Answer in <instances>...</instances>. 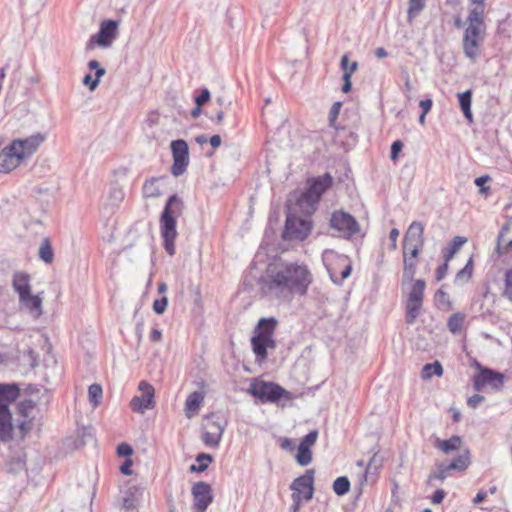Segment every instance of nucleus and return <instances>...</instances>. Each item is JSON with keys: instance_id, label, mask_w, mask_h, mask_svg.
Instances as JSON below:
<instances>
[{"instance_id": "obj_51", "label": "nucleus", "mask_w": 512, "mask_h": 512, "mask_svg": "<svg viewBox=\"0 0 512 512\" xmlns=\"http://www.w3.org/2000/svg\"><path fill=\"white\" fill-rule=\"evenodd\" d=\"M403 148V143L400 140H396L391 145V160L396 161L398 158V154L401 152Z\"/></svg>"}, {"instance_id": "obj_20", "label": "nucleus", "mask_w": 512, "mask_h": 512, "mask_svg": "<svg viewBox=\"0 0 512 512\" xmlns=\"http://www.w3.org/2000/svg\"><path fill=\"white\" fill-rule=\"evenodd\" d=\"M223 432L224 427L220 423L212 422L208 426V430L203 434L202 440L205 445L216 448L219 446Z\"/></svg>"}, {"instance_id": "obj_48", "label": "nucleus", "mask_w": 512, "mask_h": 512, "mask_svg": "<svg viewBox=\"0 0 512 512\" xmlns=\"http://www.w3.org/2000/svg\"><path fill=\"white\" fill-rule=\"evenodd\" d=\"M318 438V432L316 430H313L309 432L300 442V445L306 446L311 448L317 441Z\"/></svg>"}, {"instance_id": "obj_30", "label": "nucleus", "mask_w": 512, "mask_h": 512, "mask_svg": "<svg viewBox=\"0 0 512 512\" xmlns=\"http://www.w3.org/2000/svg\"><path fill=\"white\" fill-rule=\"evenodd\" d=\"M466 242V238L461 236H456L449 243V245L443 250V256L446 262L453 258L455 253L462 247V245Z\"/></svg>"}, {"instance_id": "obj_60", "label": "nucleus", "mask_w": 512, "mask_h": 512, "mask_svg": "<svg viewBox=\"0 0 512 512\" xmlns=\"http://www.w3.org/2000/svg\"><path fill=\"white\" fill-rule=\"evenodd\" d=\"M209 142L213 148H218L221 145V137L219 135H213Z\"/></svg>"}, {"instance_id": "obj_28", "label": "nucleus", "mask_w": 512, "mask_h": 512, "mask_svg": "<svg viewBox=\"0 0 512 512\" xmlns=\"http://www.w3.org/2000/svg\"><path fill=\"white\" fill-rule=\"evenodd\" d=\"M465 319L466 315L464 313H453L447 320L448 330L454 335L459 334L463 329Z\"/></svg>"}, {"instance_id": "obj_45", "label": "nucleus", "mask_w": 512, "mask_h": 512, "mask_svg": "<svg viewBox=\"0 0 512 512\" xmlns=\"http://www.w3.org/2000/svg\"><path fill=\"white\" fill-rule=\"evenodd\" d=\"M503 296L512 302V267L505 274V288Z\"/></svg>"}, {"instance_id": "obj_40", "label": "nucleus", "mask_w": 512, "mask_h": 512, "mask_svg": "<svg viewBox=\"0 0 512 512\" xmlns=\"http://www.w3.org/2000/svg\"><path fill=\"white\" fill-rule=\"evenodd\" d=\"M213 458L210 454L201 453L197 455L196 461L198 462V466L192 465L190 467L191 471L203 472L207 469L208 465L212 462Z\"/></svg>"}, {"instance_id": "obj_53", "label": "nucleus", "mask_w": 512, "mask_h": 512, "mask_svg": "<svg viewBox=\"0 0 512 512\" xmlns=\"http://www.w3.org/2000/svg\"><path fill=\"white\" fill-rule=\"evenodd\" d=\"M484 399L485 398L482 395L475 394V395H473V396L468 398L467 405L470 408L475 409L480 403H482L484 401Z\"/></svg>"}, {"instance_id": "obj_54", "label": "nucleus", "mask_w": 512, "mask_h": 512, "mask_svg": "<svg viewBox=\"0 0 512 512\" xmlns=\"http://www.w3.org/2000/svg\"><path fill=\"white\" fill-rule=\"evenodd\" d=\"M447 270L448 262L445 261L441 266L438 267L436 271V280L441 281L445 277Z\"/></svg>"}, {"instance_id": "obj_16", "label": "nucleus", "mask_w": 512, "mask_h": 512, "mask_svg": "<svg viewBox=\"0 0 512 512\" xmlns=\"http://www.w3.org/2000/svg\"><path fill=\"white\" fill-rule=\"evenodd\" d=\"M423 234L424 227L422 223L417 221L412 222L404 236L403 248L406 250L413 249V254H415L416 250H420L424 244Z\"/></svg>"}, {"instance_id": "obj_57", "label": "nucleus", "mask_w": 512, "mask_h": 512, "mask_svg": "<svg viewBox=\"0 0 512 512\" xmlns=\"http://www.w3.org/2000/svg\"><path fill=\"white\" fill-rule=\"evenodd\" d=\"M432 105H433V102H432V99H430V98L421 100L419 103V106L421 107L422 112H424V114H427L431 110Z\"/></svg>"}, {"instance_id": "obj_55", "label": "nucleus", "mask_w": 512, "mask_h": 512, "mask_svg": "<svg viewBox=\"0 0 512 512\" xmlns=\"http://www.w3.org/2000/svg\"><path fill=\"white\" fill-rule=\"evenodd\" d=\"M445 497V492L441 489H438L434 492L431 498V502L433 504H440Z\"/></svg>"}, {"instance_id": "obj_7", "label": "nucleus", "mask_w": 512, "mask_h": 512, "mask_svg": "<svg viewBox=\"0 0 512 512\" xmlns=\"http://www.w3.org/2000/svg\"><path fill=\"white\" fill-rule=\"evenodd\" d=\"M312 229V222L308 218L298 217L288 213L285 223L284 238L287 240H305Z\"/></svg>"}, {"instance_id": "obj_21", "label": "nucleus", "mask_w": 512, "mask_h": 512, "mask_svg": "<svg viewBox=\"0 0 512 512\" xmlns=\"http://www.w3.org/2000/svg\"><path fill=\"white\" fill-rule=\"evenodd\" d=\"M12 285L18 293L19 299L31 294L30 277L23 272H17L13 276Z\"/></svg>"}, {"instance_id": "obj_32", "label": "nucleus", "mask_w": 512, "mask_h": 512, "mask_svg": "<svg viewBox=\"0 0 512 512\" xmlns=\"http://www.w3.org/2000/svg\"><path fill=\"white\" fill-rule=\"evenodd\" d=\"M443 375V367L439 361L428 363L422 369V378L430 379L432 376L441 377Z\"/></svg>"}, {"instance_id": "obj_15", "label": "nucleus", "mask_w": 512, "mask_h": 512, "mask_svg": "<svg viewBox=\"0 0 512 512\" xmlns=\"http://www.w3.org/2000/svg\"><path fill=\"white\" fill-rule=\"evenodd\" d=\"M117 27L118 23L114 20L103 21L99 32L91 36L89 45L98 44L102 47L110 46L113 39L116 37Z\"/></svg>"}, {"instance_id": "obj_4", "label": "nucleus", "mask_w": 512, "mask_h": 512, "mask_svg": "<svg viewBox=\"0 0 512 512\" xmlns=\"http://www.w3.org/2000/svg\"><path fill=\"white\" fill-rule=\"evenodd\" d=\"M467 22L468 26L463 35V51L466 57L475 62L485 38L484 14L481 7L470 10Z\"/></svg>"}, {"instance_id": "obj_5", "label": "nucleus", "mask_w": 512, "mask_h": 512, "mask_svg": "<svg viewBox=\"0 0 512 512\" xmlns=\"http://www.w3.org/2000/svg\"><path fill=\"white\" fill-rule=\"evenodd\" d=\"M333 178L329 173L308 180V188L296 198V206L305 215L312 214L321 196L331 187Z\"/></svg>"}, {"instance_id": "obj_17", "label": "nucleus", "mask_w": 512, "mask_h": 512, "mask_svg": "<svg viewBox=\"0 0 512 512\" xmlns=\"http://www.w3.org/2000/svg\"><path fill=\"white\" fill-rule=\"evenodd\" d=\"M192 495L194 498V507L198 512H204L213 500L211 487L205 482H197L194 484L192 487Z\"/></svg>"}, {"instance_id": "obj_13", "label": "nucleus", "mask_w": 512, "mask_h": 512, "mask_svg": "<svg viewBox=\"0 0 512 512\" xmlns=\"http://www.w3.org/2000/svg\"><path fill=\"white\" fill-rule=\"evenodd\" d=\"M173 155V165L171 172L174 176L182 175L189 163L188 145L184 140H174L171 142Z\"/></svg>"}, {"instance_id": "obj_47", "label": "nucleus", "mask_w": 512, "mask_h": 512, "mask_svg": "<svg viewBox=\"0 0 512 512\" xmlns=\"http://www.w3.org/2000/svg\"><path fill=\"white\" fill-rule=\"evenodd\" d=\"M168 305V298L163 296L161 299H156L153 303V310L156 314H163Z\"/></svg>"}, {"instance_id": "obj_23", "label": "nucleus", "mask_w": 512, "mask_h": 512, "mask_svg": "<svg viewBox=\"0 0 512 512\" xmlns=\"http://www.w3.org/2000/svg\"><path fill=\"white\" fill-rule=\"evenodd\" d=\"M144 493V487L142 486H131L126 492V496L123 499V506L126 509H134L142 502Z\"/></svg>"}, {"instance_id": "obj_18", "label": "nucleus", "mask_w": 512, "mask_h": 512, "mask_svg": "<svg viewBox=\"0 0 512 512\" xmlns=\"http://www.w3.org/2000/svg\"><path fill=\"white\" fill-rule=\"evenodd\" d=\"M22 162L23 161L21 160L19 154L15 149L12 148V145L9 144L5 146L0 152V173H10L19 167Z\"/></svg>"}, {"instance_id": "obj_11", "label": "nucleus", "mask_w": 512, "mask_h": 512, "mask_svg": "<svg viewBox=\"0 0 512 512\" xmlns=\"http://www.w3.org/2000/svg\"><path fill=\"white\" fill-rule=\"evenodd\" d=\"M330 225L348 238L360 231V226L356 219L344 211L333 212L330 218Z\"/></svg>"}, {"instance_id": "obj_19", "label": "nucleus", "mask_w": 512, "mask_h": 512, "mask_svg": "<svg viewBox=\"0 0 512 512\" xmlns=\"http://www.w3.org/2000/svg\"><path fill=\"white\" fill-rule=\"evenodd\" d=\"M420 250H416L415 254H413V249L406 250L403 248V274H402V284L412 282L417 266V258Z\"/></svg>"}, {"instance_id": "obj_27", "label": "nucleus", "mask_w": 512, "mask_h": 512, "mask_svg": "<svg viewBox=\"0 0 512 512\" xmlns=\"http://www.w3.org/2000/svg\"><path fill=\"white\" fill-rule=\"evenodd\" d=\"M462 443V440L459 436H452L448 440H441L436 438L434 442V446L441 450L445 454H449L452 451L457 450Z\"/></svg>"}, {"instance_id": "obj_39", "label": "nucleus", "mask_w": 512, "mask_h": 512, "mask_svg": "<svg viewBox=\"0 0 512 512\" xmlns=\"http://www.w3.org/2000/svg\"><path fill=\"white\" fill-rule=\"evenodd\" d=\"M469 464H470L469 453L466 451L465 453L460 454L458 457H456L449 464V468H452L453 470L463 471L469 466Z\"/></svg>"}, {"instance_id": "obj_37", "label": "nucleus", "mask_w": 512, "mask_h": 512, "mask_svg": "<svg viewBox=\"0 0 512 512\" xmlns=\"http://www.w3.org/2000/svg\"><path fill=\"white\" fill-rule=\"evenodd\" d=\"M102 395V387L99 384H92L89 386L88 398L89 402L93 405V407H97L100 404Z\"/></svg>"}, {"instance_id": "obj_10", "label": "nucleus", "mask_w": 512, "mask_h": 512, "mask_svg": "<svg viewBox=\"0 0 512 512\" xmlns=\"http://www.w3.org/2000/svg\"><path fill=\"white\" fill-rule=\"evenodd\" d=\"M138 390L141 392V395L132 398L130 407L134 412L144 414L146 410L153 409L155 406V389L147 381H141Z\"/></svg>"}, {"instance_id": "obj_9", "label": "nucleus", "mask_w": 512, "mask_h": 512, "mask_svg": "<svg viewBox=\"0 0 512 512\" xmlns=\"http://www.w3.org/2000/svg\"><path fill=\"white\" fill-rule=\"evenodd\" d=\"M476 366L479 368V373L475 375L473 379V387L476 391H481L485 386H490L495 390H499L503 386V374L482 367L479 363H477Z\"/></svg>"}, {"instance_id": "obj_38", "label": "nucleus", "mask_w": 512, "mask_h": 512, "mask_svg": "<svg viewBox=\"0 0 512 512\" xmlns=\"http://www.w3.org/2000/svg\"><path fill=\"white\" fill-rule=\"evenodd\" d=\"M297 463L301 466H307L312 461V453L309 447L300 445L296 454Z\"/></svg>"}, {"instance_id": "obj_59", "label": "nucleus", "mask_w": 512, "mask_h": 512, "mask_svg": "<svg viewBox=\"0 0 512 512\" xmlns=\"http://www.w3.org/2000/svg\"><path fill=\"white\" fill-rule=\"evenodd\" d=\"M487 497V493L484 492V491H479L477 493V495L475 496V498L473 499V503L474 504H480L481 502H483Z\"/></svg>"}, {"instance_id": "obj_8", "label": "nucleus", "mask_w": 512, "mask_h": 512, "mask_svg": "<svg viewBox=\"0 0 512 512\" xmlns=\"http://www.w3.org/2000/svg\"><path fill=\"white\" fill-rule=\"evenodd\" d=\"M248 392L261 402H276L287 393L282 387L271 382H254Z\"/></svg>"}, {"instance_id": "obj_26", "label": "nucleus", "mask_w": 512, "mask_h": 512, "mask_svg": "<svg viewBox=\"0 0 512 512\" xmlns=\"http://www.w3.org/2000/svg\"><path fill=\"white\" fill-rule=\"evenodd\" d=\"M163 178H151L143 185V195L145 198H158L162 195L160 182Z\"/></svg>"}, {"instance_id": "obj_33", "label": "nucleus", "mask_w": 512, "mask_h": 512, "mask_svg": "<svg viewBox=\"0 0 512 512\" xmlns=\"http://www.w3.org/2000/svg\"><path fill=\"white\" fill-rule=\"evenodd\" d=\"M39 258L44 261L45 263L49 264L54 259V252L51 247L50 241L48 238H44L40 244L39 252H38Z\"/></svg>"}, {"instance_id": "obj_24", "label": "nucleus", "mask_w": 512, "mask_h": 512, "mask_svg": "<svg viewBox=\"0 0 512 512\" xmlns=\"http://www.w3.org/2000/svg\"><path fill=\"white\" fill-rule=\"evenodd\" d=\"M347 63H348V56L347 55H343L342 58H341V63H340V66H341V69L343 71V86H342V91L344 93H347L351 90V77H352V74L357 70L358 68V63L356 61L352 62L351 63V66L350 68H347Z\"/></svg>"}, {"instance_id": "obj_1", "label": "nucleus", "mask_w": 512, "mask_h": 512, "mask_svg": "<svg viewBox=\"0 0 512 512\" xmlns=\"http://www.w3.org/2000/svg\"><path fill=\"white\" fill-rule=\"evenodd\" d=\"M19 396L14 384L0 385V440L7 442L13 438L24 439L32 430L33 421L39 413V403L31 394L16 404V418L11 414L10 406Z\"/></svg>"}, {"instance_id": "obj_43", "label": "nucleus", "mask_w": 512, "mask_h": 512, "mask_svg": "<svg viewBox=\"0 0 512 512\" xmlns=\"http://www.w3.org/2000/svg\"><path fill=\"white\" fill-rule=\"evenodd\" d=\"M104 74H105V69H98L95 72V78H93L91 74H87L83 78V84L85 86L89 87V89L91 91H94L96 89V87L98 86L99 82H100V78Z\"/></svg>"}, {"instance_id": "obj_22", "label": "nucleus", "mask_w": 512, "mask_h": 512, "mask_svg": "<svg viewBox=\"0 0 512 512\" xmlns=\"http://www.w3.org/2000/svg\"><path fill=\"white\" fill-rule=\"evenodd\" d=\"M23 308L27 309L34 319L42 314V299L37 295L29 294L19 299Z\"/></svg>"}, {"instance_id": "obj_56", "label": "nucleus", "mask_w": 512, "mask_h": 512, "mask_svg": "<svg viewBox=\"0 0 512 512\" xmlns=\"http://www.w3.org/2000/svg\"><path fill=\"white\" fill-rule=\"evenodd\" d=\"M399 236V230L397 228H393L390 231L389 238L391 241V249L395 250L397 247V239Z\"/></svg>"}, {"instance_id": "obj_52", "label": "nucleus", "mask_w": 512, "mask_h": 512, "mask_svg": "<svg viewBox=\"0 0 512 512\" xmlns=\"http://www.w3.org/2000/svg\"><path fill=\"white\" fill-rule=\"evenodd\" d=\"M210 99V92L208 89H203L201 93L196 97L195 102L198 106H203Z\"/></svg>"}, {"instance_id": "obj_63", "label": "nucleus", "mask_w": 512, "mask_h": 512, "mask_svg": "<svg viewBox=\"0 0 512 512\" xmlns=\"http://www.w3.org/2000/svg\"><path fill=\"white\" fill-rule=\"evenodd\" d=\"M446 297H447V294L440 289L435 294V300L437 302H444L446 300Z\"/></svg>"}, {"instance_id": "obj_42", "label": "nucleus", "mask_w": 512, "mask_h": 512, "mask_svg": "<svg viewBox=\"0 0 512 512\" xmlns=\"http://www.w3.org/2000/svg\"><path fill=\"white\" fill-rule=\"evenodd\" d=\"M349 489H350V482H349L348 478L345 476L338 477L333 483V490L339 496H342V495H345L346 493H348Z\"/></svg>"}, {"instance_id": "obj_46", "label": "nucleus", "mask_w": 512, "mask_h": 512, "mask_svg": "<svg viewBox=\"0 0 512 512\" xmlns=\"http://www.w3.org/2000/svg\"><path fill=\"white\" fill-rule=\"evenodd\" d=\"M512 247V240L506 239V229H503L498 236V249L501 252H507Z\"/></svg>"}, {"instance_id": "obj_58", "label": "nucleus", "mask_w": 512, "mask_h": 512, "mask_svg": "<svg viewBox=\"0 0 512 512\" xmlns=\"http://www.w3.org/2000/svg\"><path fill=\"white\" fill-rule=\"evenodd\" d=\"M132 460L131 459H127L124 461V463L121 465L120 467V471L125 474V475H131L132 474V470H131V466H132Z\"/></svg>"}, {"instance_id": "obj_31", "label": "nucleus", "mask_w": 512, "mask_h": 512, "mask_svg": "<svg viewBox=\"0 0 512 512\" xmlns=\"http://www.w3.org/2000/svg\"><path fill=\"white\" fill-rule=\"evenodd\" d=\"M471 91L467 90L463 93L458 94L459 105L463 111L464 116L471 122L472 121V113H471Z\"/></svg>"}, {"instance_id": "obj_25", "label": "nucleus", "mask_w": 512, "mask_h": 512, "mask_svg": "<svg viewBox=\"0 0 512 512\" xmlns=\"http://www.w3.org/2000/svg\"><path fill=\"white\" fill-rule=\"evenodd\" d=\"M203 399L204 396L199 391H195L187 397L185 402V414L188 418H192L197 414Z\"/></svg>"}, {"instance_id": "obj_64", "label": "nucleus", "mask_w": 512, "mask_h": 512, "mask_svg": "<svg viewBox=\"0 0 512 512\" xmlns=\"http://www.w3.org/2000/svg\"><path fill=\"white\" fill-rule=\"evenodd\" d=\"M292 500H293V505H292L293 512H297L300 509L302 502L305 501L304 499H301V498L292 499Z\"/></svg>"}, {"instance_id": "obj_34", "label": "nucleus", "mask_w": 512, "mask_h": 512, "mask_svg": "<svg viewBox=\"0 0 512 512\" xmlns=\"http://www.w3.org/2000/svg\"><path fill=\"white\" fill-rule=\"evenodd\" d=\"M426 284L422 279L416 280L411 286L410 292L408 294V299L417 300L423 302V295Z\"/></svg>"}, {"instance_id": "obj_2", "label": "nucleus", "mask_w": 512, "mask_h": 512, "mask_svg": "<svg viewBox=\"0 0 512 512\" xmlns=\"http://www.w3.org/2000/svg\"><path fill=\"white\" fill-rule=\"evenodd\" d=\"M312 283V274L306 265L276 262L268 266L262 278V292L267 297L289 302L294 295H305Z\"/></svg>"}, {"instance_id": "obj_36", "label": "nucleus", "mask_w": 512, "mask_h": 512, "mask_svg": "<svg viewBox=\"0 0 512 512\" xmlns=\"http://www.w3.org/2000/svg\"><path fill=\"white\" fill-rule=\"evenodd\" d=\"M424 7L425 0H409L407 11L408 21L412 22V20L424 9Z\"/></svg>"}, {"instance_id": "obj_44", "label": "nucleus", "mask_w": 512, "mask_h": 512, "mask_svg": "<svg viewBox=\"0 0 512 512\" xmlns=\"http://www.w3.org/2000/svg\"><path fill=\"white\" fill-rule=\"evenodd\" d=\"M451 470L453 469L449 468V464H439L437 465V469L430 474L429 479H437L442 482L449 475Z\"/></svg>"}, {"instance_id": "obj_49", "label": "nucleus", "mask_w": 512, "mask_h": 512, "mask_svg": "<svg viewBox=\"0 0 512 512\" xmlns=\"http://www.w3.org/2000/svg\"><path fill=\"white\" fill-rule=\"evenodd\" d=\"M490 180V177L485 175L475 179V184L479 187V192L481 194H486L489 191V187L485 186V184Z\"/></svg>"}, {"instance_id": "obj_41", "label": "nucleus", "mask_w": 512, "mask_h": 512, "mask_svg": "<svg viewBox=\"0 0 512 512\" xmlns=\"http://www.w3.org/2000/svg\"><path fill=\"white\" fill-rule=\"evenodd\" d=\"M26 462L22 456L12 457L7 463V469L10 473L17 474L25 469Z\"/></svg>"}, {"instance_id": "obj_14", "label": "nucleus", "mask_w": 512, "mask_h": 512, "mask_svg": "<svg viewBox=\"0 0 512 512\" xmlns=\"http://www.w3.org/2000/svg\"><path fill=\"white\" fill-rule=\"evenodd\" d=\"M314 470L309 469L304 475L296 478L290 488L293 491L292 499L301 498L309 501L313 497Z\"/></svg>"}, {"instance_id": "obj_35", "label": "nucleus", "mask_w": 512, "mask_h": 512, "mask_svg": "<svg viewBox=\"0 0 512 512\" xmlns=\"http://www.w3.org/2000/svg\"><path fill=\"white\" fill-rule=\"evenodd\" d=\"M473 272V261L470 258L463 269H461L455 276L456 284H464L468 282Z\"/></svg>"}, {"instance_id": "obj_6", "label": "nucleus", "mask_w": 512, "mask_h": 512, "mask_svg": "<svg viewBox=\"0 0 512 512\" xmlns=\"http://www.w3.org/2000/svg\"><path fill=\"white\" fill-rule=\"evenodd\" d=\"M275 326L276 320L274 318H262L255 328L251 344L258 361L267 358V349L275 348V341L272 337Z\"/></svg>"}, {"instance_id": "obj_29", "label": "nucleus", "mask_w": 512, "mask_h": 512, "mask_svg": "<svg viewBox=\"0 0 512 512\" xmlns=\"http://www.w3.org/2000/svg\"><path fill=\"white\" fill-rule=\"evenodd\" d=\"M421 301L412 300L407 298L406 302V321L408 324H413L420 314L422 307Z\"/></svg>"}, {"instance_id": "obj_12", "label": "nucleus", "mask_w": 512, "mask_h": 512, "mask_svg": "<svg viewBox=\"0 0 512 512\" xmlns=\"http://www.w3.org/2000/svg\"><path fill=\"white\" fill-rule=\"evenodd\" d=\"M45 141V135L42 133H35L23 139H14L10 144L16 150L22 161L30 158Z\"/></svg>"}, {"instance_id": "obj_61", "label": "nucleus", "mask_w": 512, "mask_h": 512, "mask_svg": "<svg viewBox=\"0 0 512 512\" xmlns=\"http://www.w3.org/2000/svg\"><path fill=\"white\" fill-rule=\"evenodd\" d=\"M162 334L158 329H153L150 334V339L154 342H158L161 340Z\"/></svg>"}, {"instance_id": "obj_3", "label": "nucleus", "mask_w": 512, "mask_h": 512, "mask_svg": "<svg viewBox=\"0 0 512 512\" xmlns=\"http://www.w3.org/2000/svg\"><path fill=\"white\" fill-rule=\"evenodd\" d=\"M184 210V202L176 194L170 196L161 213L159 225L165 251L173 256L175 254V240L178 236L176 220Z\"/></svg>"}, {"instance_id": "obj_50", "label": "nucleus", "mask_w": 512, "mask_h": 512, "mask_svg": "<svg viewBox=\"0 0 512 512\" xmlns=\"http://www.w3.org/2000/svg\"><path fill=\"white\" fill-rule=\"evenodd\" d=\"M117 454L120 457H129L133 454V449L129 444L121 443L117 447Z\"/></svg>"}, {"instance_id": "obj_62", "label": "nucleus", "mask_w": 512, "mask_h": 512, "mask_svg": "<svg viewBox=\"0 0 512 512\" xmlns=\"http://www.w3.org/2000/svg\"><path fill=\"white\" fill-rule=\"evenodd\" d=\"M340 106H341V103H339V102L335 103L332 106L331 111H330V119L331 120H333L338 115Z\"/></svg>"}]
</instances>
